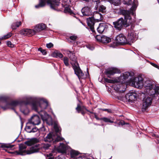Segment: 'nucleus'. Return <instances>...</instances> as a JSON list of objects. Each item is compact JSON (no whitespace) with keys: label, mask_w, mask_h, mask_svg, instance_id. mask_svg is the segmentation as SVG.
Masks as SVG:
<instances>
[{"label":"nucleus","mask_w":159,"mask_h":159,"mask_svg":"<svg viewBox=\"0 0 159 159\" xmlns=\"http://www.w3.org/2000/svg\"><path fill=\"white\" fill-rule=\"evenodd\" d=\"M20 33L22 35L30 36L35 34L36 32L34 30L24 29L20 31Z\"/></svg>","instance_id":"obj_15"},{"label":"nucleus","mask_w":159,"mask_h":159,"mask_svg":"<svg viewBox=\"0 0 159 159\" xmlns=\"http://www.w3.org/2000/svg\"><path fill=\"white\" fill-rule=\"evenodd\" d=\"M63 139L57 134H54L53 133H49L47 136L44 138V140L46 142H53L56 143L57 142L62 141Z\"/></svg>","instance_id":"obj_7"},{"label":"nucleus","mask_w":159,"mask_h":159,"mask_svg":"<svg viewBox=\"0 0 159 159\" xmlns=\"http://www.w3.org/2000/svg\"><path fill=\"white\" fill-rule=\"evenodd\" d=\"M68 56L71 60L75 61V57L74 53L70 51H68L67 53Z\"/></svg>","instance_id":"obj_32"},{"label":"nucleus","mask_w":159,"mask_h":159,"mask_svg":"<svg viewBox=\"0 0 159 159\" xmlns=\"http://www.w3.org/2000/svg\"><path fill=\"white\" fill-rule=\"evenodd\" d=\"M55 148L58 152L64 153L66 152L67 146L63 143H60V145L58 147L55 146Z\"/></svg>","instance_id":"obj_16"},{"label":"nucleus","mask_w":159,"mask_h":159,"mask_svg":"<svg viewBox=\"0 0 159 159\" xmlns=\"http://www.w3.org/2000/svg\"><path fill=\"white\" fill-rule=\"evenodd\" d=\"M114 120L115 119L114 118L111 117H110L108 118L103 117L100 119V120H102L105 123H114Z\"/></svg>","instance_id":"obj_24"},{"label":"nucleus","mask_w":159,"mask_h":159,"mask_svg":"<svg viewBox=\"0 0 159 159\" xmlns=\"http://www.w3.org/2000/svg\"><path fill=\"white\" fill-rule=\"evenodd\" d=\"M120 13L124 16V18L121 17L113 22L114 28L118 30H120L124 27L128 26L132 22L130 14L129 11L122 10L120 11Z\"/></svg>","instance_id":"obj_1"},{"label":"nucleus","mask_w":159,"mask_h":159,"mask_svg":"<svg viewBox=\"0 0 159 159\" xmlns=\"http://www.w3.org/2000/svg\"><path fill=\"white\" fill-rule=\"evenodd\" d=\"M34 125H35L28 121V122L26 124L25 128L26 131L28 133H30L32 129L33 128Z\"/></svg>","instance_id":"obj_25"},{"label":"nucleus","mask_w":159,"mask_h":159,"mask_svg":"<svg viewBox=\"0 0 159 159\" xmlns=\"http://www.w3.org/2000/svg\"><path fill=\"white\" fill-rule=\"evenodd\" d=\"M83 1H85L86 2H89L90 0H83Z\"/></svg>","instance_id":"obj_63"},{"label":"nucleus","mask_w":159,"mask_h":159,"mask_svg":"<svg viewBox=\"0 0 159 159\" xmlns=\"http://www.w3.org/2000/svg\"><path fill=\"white\" fill-rule=\"evenodd\" d=\"M116 40L118 44L121 45L126 44L127 43L126 37L122 34H120L116 36Z\"/></svg>","instance_id":"obj_12"},{"label":"nucleus","mask_w":159,"mask_h":159,"mask_svg":"<svg viewBox=\"0 0 159 159\" xmlns=\"http://www.w3.org/2000/svg\"><path fill=\"white\" fill-rule=\"evenodd\" d=\"M21 24V22L20 21L14 23L12 25L11 28L13 30L16 29V28L19 27Z\"/></svg>","instance_id":"obj_36"},{"label":"nucleus","mask_w":159,"mask_h":159,"mask_svg":"<svg viewBox=\"0 0 159 159\" xmlns=\"http://www.w3.org/2000/svg\"><path fill=\"white\" fill-rule=\"evenodd\" d=\"M81 114L83 115H84V114H85V112L84 111V110H83V109L82 110V111H81Z\"/></svg>","instance_id":"obj_60"},{"label":"nucleus","mask_w":159,"mask_h":159,"mask_svg":"<svg viewBox=\"0 0 159 159\" xmlns=\"http://www.w3.org/2000/svg\"><path fill=\"white\" fill-rule=\"evenodd\" d=\"M114 89L116 92L119 93H123L125 90H121V89L123 87L122 84L114 85H113Z\"/></svg>","instance_id":"obj_27"},{"label":"nucleus","mask_w":159,"mask_h":159,"mask_svg":"<svg viewBox=\"0 0 159 159\" xmlns=\"http://www.w3.org/2000/svg\"><path fill=\"white\" fill-rule=\"evenodd\" d=\"M111 39L105 36H102L101 42L103 43H109L111 41Z\"/></svg>","instance_id":"obj_30"},{"label":"nucleus","mask_w":159,"mask_h":159,"mask_svg":"<svg viewBox=\"0 0 159 159\" xmlns=\"http://www.w3.org/2000/svg\"><path fill=\"white\" fill-rule=\"evenodd\" d=\"M107 28V25L104 23L99 24L97 28L98 32L99 33H102L105 30H106Z\"/></svg>","instance_id":"obj_19"},{"label":"nucleus","mask_w":159,"mask_h":159,"mask_svg":"<svg viewBox=\"0 0 159 159\" xmlns=\"http://www.w3.org/2000/svg\"><path fill=\"white\" fill-rule=\"evenodd\" d=\"M125 97L129 101H131L136 98V94L134 92H130L126 95Z\"/></svg>","instance_id":"obj_21"},{"label":"nucleus","mask_w":159,"mask_h":159,"mask_svg":"<svg viewBox=\"0 0 159 159\" xmlns=\"http://www.w3.org/2000/svg\"><path fill=\"white\" fill-rule=\"evenodd\" d=\"M83 107H84L85 110H86L87 111H89L87 110L85 106H83L81 107L79 104H77V106L76 108V110L78 111V113H80V111H82L83 109Z\"/></svg>","instance_id":"obj_34"},{"label":"nucleus","mask_w":159,"mask_h":159,"mask_svg":"<svg viewBox=\"0 0 159 159\" xmlns=\"http://www.w3.org/2000/svg\"><path fill=\"white\" fill-rule=\"evenodd\" d=\"M152 98L146 95L143 100L142 111H145L149 107L152 102Z\"/></svg>","instance_id":"obj_9"},{"label":"nucleus","mask_w":159,"mask_h":159,"mask_svg":"<svg viewBox=\"0 0 159 159\" xmlns=\"http://www.w3.org/2000/svg\"><path fill=\"white\" fill-rule=\"evenodd\" d=\"M7 45L8 47L11 48H12L14 46V45L12 44L11 42L9 41L7 42Z\"/></svg>","instance_id":"obj_49"},{"label":"nucleus","mask_w":159,"mask_h":159,"mask_svg":"<svg viewBox=\"0 0 159 159\" xmlns=\"http://www.w3.org/2000/svg\"><path fill=\"white\" fill-rule=\"evenodd\" d=\"M24 149H25V148H24V149H21V147L20 146V149H19V151H18V152H20V149H21V150H24ZM16 152H17V151H16ZM16 151L15 152V153L17 155V154H16Z\"/></svg>","instance_id":"obj_58"},{"label":"nucleus","mask_w":159,"mask_h":159,"mask_svg":"<svg viewBox=\"0 0 159 159\" xmlns=\"http://www.w3.org/2000/svg\"><path fill=\"white\" fill-rule=\"evenodd\" d=\"M46 1L50 7L53 9H56L60 5L58 0H39V4L35 6V8H38L43 7L45 5Z\"/></svg>","instance_id":"obj_3"},{"label":"nucleus","mask_w":159,"mask_h":159,"mask_svg":"<svg viewBox=\"0 0 159 159\" xmlns=\"http://www.w3.org/2000/svg\"><path fill=\"white\" fill-rule=\"evenodd\" d=\"M37 112L39 114L43 120H45L46 118L49 115L43 110H39V111Z\"/></svg>","instance_id":"obj_26"},{"label":"nucleus","mask_w":159,"mask_h":159,"mask_svg":"<svg viewBox=\"0 0 159 159\" xmlns=\"http://www.w3.org/2000/svg\"><path fill=\"white\" fill-rule=\"evenodd\" d=\"M94 4H95V8L97 10L98 9L99 10L101 11H103L105 10L106 7L103 5H101V2L100 0H92Z\"/></svg>","instance_id":"obj_17"},{"label":"nucleus","mask_w":159,"mask_h":159,"mask_svg":"<svg viewBox=\"0 0 159 159\" xmlns=\"http://www.w3.org/2000/svg\"><path fill=\"white\" fill-rule=\"evenodd\" d=\"M159 94V87H157V95Z\"/></svg>","instance_id":"obj_57"},{"label":"nucleus","mask_w":159,"mask_h":159,"mask_svg":"<svg viewBox=\"0 0 159 159\" xmlns=\"http://www.w3.org/2000/svg\"><path fill=\"white\" fill-rule=\"evenodd\" d=\"M54 128L56 133H58L60 130V128L57 125H55L54 126Z\"/></svg>","instance_id":"obj_46"},{"label":"nucleus","mask_w":159,"mask_h":159,"mask_svg":"<svg viewBox=\"0 0 159 159\" xmlns=\"http://www.w3.org/2000/svg\"><path fill=\"white\" fill-rule=\"evenodd\" d=\"M102 36L99 35H97L95 37V39L96 40L99 42H101Z\"/></svg>","instance_id":"obj_44"},{"label":"nucleus","mask_w":159,"mask_h":159,"mask_svg":"<svg viewBox=\"0 0 159 159\" xmlns=\"http://www.w3.org/2000/svg\"><path fill=\"white\" fill-rule=\"evenodd\" d=\"M148 83V82L146 81L144 84L145 89L143 93L145 95L148 94L150 97L157 95V86Z\"/></svg>","instance_id":"obj_5"},{"label":"nucleus","mask_w":159,"mask_h":159,"mask_svg":"<svg viewBox=\"0 0 159 159\" xmlns=\"http://www.w3.org/2000/svg\"><path fill=\"white\" fill-rule=\"evenodd\" d=\"M46 26L45 24L41 23L36 25L34 29L35 32H39L46 29Z\"/></svg>","instance_id":"obj_22"},{"label":"nucleus","mask_w":159,"mask_h":159,"mask_svg":"<svg viewBox=\"0 0 159 159\" xmlns=\"http://www.w3.org/2000/svg\"><path fill=\"white\" fill-rule=\"evenodd\" d=\"M77 38V36L76 35H72L70 37V39L73 40H75Z\"/></svg>","instance_id":"obj_52"},{"label":"nucleus","mask_w":159,"mask_h":159,"mask_svg":"<svg viewBox=\"0 0 159 159\" xmlns=\"http://www.w3.org/2000/svg\"><path fill=\"white\" fill-rule=\"evenodd\" d=\"M39 140L36 138L33 139L30 141H27L25 142V144L28 146H31L32 145L34 144H35L39 142Z\"/></svg>","instance_id":"obj_28"},{"label":"nucleus","mask_w":159,"mask_h":159,"mask_svg":"<svg viewBox=\"0 0 159 159\" xmlns=\"http://www.w3.org/2000/svg\"><path fill=\"white\" fill-rule=\"evenodd\" d=\"M38 50L41 52L43 55H46L47 54V52L46 50L44 49H43L41 48H40L38 49Z\"/></svg>","instance_id":"obj_45"},{"label":"nucleus","mask_w":159,"mask_h":159,"mask_svg":"<svg viewBox=\"0 0 159 159\" xmlns=\"http://www.w3.org/2000/svg\"><path fill=\"white\" fill-rule=\"evenodd\" d=\"M38 129L36 127H33V128L32 129L30 133H31V132L34 133V132H36L38 131Z\"/></svg>","instance_id":"obj_54"},{"label":"nucleus","mask_w":159,"mask_h":159,"mask_svg":"<svg viewBox=\"0 0 159 159\" xmlns=\"http://www.w3.org/2000/svg\"><path fill=\"white\" fill-rule=\"evenodd\" d=\"M85 110V109L84 108V107H83V110Z\"/></svg>","instance_id":"obj_64"},{"label":"nucleus","mask_w":159,"mask_h":159,"mask_svg":"<svg viewBox=\"0 0 159 159\" xmlns=\"http://www.w3.org/2000/svg\"><path fill=\"white\" fill-rule=\"evenodd\" d=\"M73 68L74 70L75 74L78 76L79 80L80 79L85 78L84 73L80 68L78 63L75 61L73 64H72Z\"/></svg>","instance_id":"obj_10"},{"label":"nucleus","mask_w":159,"mask_h":159,"mask_svg":"<svg viewBox=\"0 0 159 159\" xmlns=\"http://www.w3.org/2000/svg\"><path fill=\"white\" fill-rule=\"evenodd\" d=\"M101 110L104 111H107L108 113H111V111L110 109H101Z\"/></svg>","instance_id":"obj_53"},{"label":"nucleus","mask_w":159,"mask_h":159,"mask_svg":"<svg viewBox=\"0 0 159 159\" xmlns=\"http://www.w3.org/2000/svg\"><path fill=\"white\" fill-rule=\"evenodd\" d=\"M22 103L25 105L31 104L32 108L36 111H39L40 110H43L48 106V103L46 100L41 99L39 102L34 101L31 98H27L26 100L23 101Z\"/></svg>","instance_id":"obj_2"},{"label":"nucleus","mask_w":159,"mask_h":159,"mask_svg":"<svg viewBox=\"0 0 159 159\" xmlns=\"http://www.w3.org/2000/svg\"><path fill=\"white\" fill-rule=\"evenodd\" d=\"M120 124H121L122 125H124L125 124V121H121L120 122Z\"/></svg>","instance_id":"obj_59"},{"label":"nucleus","mask_w":159,"mask_h":159,"mask_svg":"<svg viewBox=\"0 0 159 159\" xmlns=\"http://www.w3.org/2000/svg\"><path fill=\"white\" fill-rule=\"evenodd\" d=\"M119 72L120 71L118 69L114 68H109L106 70L105 71V74L109 78H111V75Z\"/></svg>","instance_id":"obj_13"},{"label":"nucleus","mask_w":159,"mask_h":159,"mask_svg":"<svg viewBox=\"0 0 159 159\" xmlns=\"http://www.w3.org/2000/svg\"><path fill=\"white\" fill-rule=\"evenodd\" d=\"M62 3L61 5L63 7L68 6L71 3L70 0H62Z\"/></svg>","instance_id":"obj_35"},{"label":"nucleus","mask_w":159,"mask_h":159,"mask_svg":"<svg viewBox=\"0 0 159 159\" xmlns=\"http://www.w3.org/2000/svg\"><path fill=\"white\" fill-rule=\"evenodd\" d=\"M43 120L45 121L49 125H51L52 124V119L51 117L49 116L46 118L45 120Z\"/></svg>","instance_id":"obj_33"},{"label":"nucleus","mask_w":159,"mask_h":159,"mask_svg":"<svg viewBox=\"0 0 159 159\" xmlns=\"http://www.w3.org/2000/svg\"><path fill=\"white\" fill-rule=\"evenodd\" d=\"M52 56L54 57L57 58H62L63 57L62 54L57 51H56L54 52H53L52 54Z\"/></svg>","instance_id":"obj_31"},{"label":"nucleus","mask_w":159,"mask_h":159,"mask_svg":"<svg viewBox=\"0 0 159 159\" xmlns=\"http://www.w3.org/2000/svg\"><path fill=\"white\" fill-rule=\"evenodd\" d=\"M104 79L106 82L108 83H115L117 82V81L116 80H112L109 79L107 78H105Z\"/></svg>","instance_id":"obj_40"},{"label":"nucleus","mask_w":159,"mask_h":159,"mask_svg":"<svg viewBox=\"0 0 159 159\" xmlns=\"http://www.w3.org/2000/svg\"><path fill=\"white\" fill-rule=\"evenodd\" d=\"M110 2L115 6L118 5L120 3V0H111Z\"/></svg>","instance_id":"obj_39"},{"label":"nucleus","mask_w":159,"mask_h":159,"mask_svg":"<svg viewBox=\"0 0 159 159\" xmlns=\"http://www.w3.org/2000/svg\"><path fill=\"white\" fill-rule=\"evenodd\" d=\"M64 12L65 13H71V11L69 7H65V9L64 10Z\"/></svg>","instance_id":"obj_47"},{"label":"nucleus","mask_w":159,"mask_h":159,"mask_svg":"<svg viewBox=\"0 0 159 159\" xmlns=\"http://www.w3.org/2000/svg\"><path fill=\"white\" fill-rule=\"evenodd\" d=\"M123 2L124 4L128 6L132 5V7L130 11H128L129 12L130 14L135 16L134 12L136 10L138 6L137 1V0H123Z\"/></svg>","instance_id":"obj_8"},{"label":"nucleus","mask_w":159,"mask_h":159,"mask_svg":"<svg viewBox=\"0 0 159 159\" xmlns=\"http://www.w3.org/2000/svg\"><path fill=\"white\" fill-rule=\"evenodd\" d=\"M12 34L11 32H9L6 35H4L3 37H2V38H0L1 39H8L12 35Z\"/></svg>","instance_id":"obj_41"},{"label":"nucleus","mask_w":159,"mask_h":159,"mask_svg":"<svg viewBox=\"0 0 159 159\" xmlns=\"http://www.w3.org/2000/svg\"><path fill=\"white\" fill-rule=\"evenodd\" d=\"M89 112L91 114H94V115L95 114V113H94L93 112H92V111H89Z\"/></svg>","instance_id":"obj_62"},{"label":"nucleus","mask_w":159,"mask_h":159,"mask_svg":"<svg viewBox=\"0 0 159 159\" xmlns=\"http://www.w3.org/2000/svg\"><path fill=\"white\" fill-rule=\"evenodd\" d=\"M63 61L65 65L66 66H68L69 65L68 58L66 57H64V58Z\"/></svg>","instance_id":"obj_43"},{"label":"nucleus","mask_w":159,"mask_h":159,"mask_svg":"<svg viewBox=\"0 0 159 159\" xmlns=\"http://www.w3.org/2000/svg\"><path fill=\"white\" fill-rule=\"evenodd\" d=\"M70 159H76V157H77V156L79 154L78 152L74 150H72L70 152Z\"/></svg>","instance_id":"obj_29"},{"label":"nucleus","mask_w":159,"mask_h":159,"mask_svg":"<svg viewBox=\"0 0 159 159\" xmlns=\"http://www.w3.org/2000/svg\"><path fill=\"white\" fill-rule=\"evenodd\" d=\"M102 15L101 14L97 13L93 15V18L89 17L87 19V22L88 26L93 32H95L94 27L95 20H96L98 21H100L102 20Z\"/></svg>","instance_id":"obj_4"},{"label":"nucleus","mask_w":159,"mask_h":159,"mask_svg":"<svg viewBox=\"0 0 159 159\" xmlns=\"http://www.w3.org/2000/svg\"><path fill=\"white\" fill-rule=\"evenodd\" d=\"M19 102L17 101H13L7 104L6 107L7 108H9L14 109V108L17 106Z\"/></svg>","instance_id":"obj_23"},{"label":"nucleus","mask_w":159,"mask_h":159,"mask_svg":"<svg viewBox=\"0 0 159 159\" xmlns=\"http://www.w3.org/2000/svg\"><path fill=\"white\" fill-rule=\"evenodd\" d=\"M13 146L12 145H7L6 144L2 145L1 146V147L2 148H12Z\"/></svg>","instance_id":"obj_50"},{"label":"nucleus","mask_w":159,"mask_h":159,"mask_svg":"<svg viewBox=\"0 0 159 159\" xmlns=\"http://www.w3.org/2000/svg\"><path fill=\"white\" fill-rule=\"evenodd\" d=\"M150 63L152 66L156 68L159 69V66L157 64H154L152 62H150Z\"/></svg>","instance_id":"obj_56"},{"label":"nucleus","mask_w":159,"mask_h":159,"mask_svg":"<svg viewBox=\"0 0 159 159\" xmlns=\"http://www.w3.org/2000/svg\"><path fill=\"white\" fill-rule=\"evenodd\" d=\"M137 39V36L134 32L129 33L126 38L127 44H130L133 43Z\"/></svg>","instance_id":"obj_14"},{"label":"nucleus","mask_w":159,"mask_h":159,"mask_svg":"<svg viewBox=\"0 0 159 159\" xmlns=\"http://www.w3.org/2000/svg\"><path fill=\"white\" fill-rule=\"evenodd\" d=\"M130 76V73L129 72H126L122 74V75L120 77V79H126L129 77Z\"/></svg>","instance_id":"obj_38"},{"label":"nucleus","mask_w":159,"mask_h":159,"mask_svg":"<svg viewBox=\"0 0 159 159\" xmlns=\"http://www.w3.org/2000/svg\"><path fill=\"white\" fill-rule=\"evenodd\" d=\"M95 118H96V119H97L98 120H100V118H98L97 117V116H96V114H95Z\"/></svg>","instance_id":"obj_61"},{"label":"nucleus","mask_w":159,"mask_h":159,"mask_svg":"<svg viewBox=\"0 0 159 159\" xmlns=\"http://www.w3.org/2000/svg\"><path fill=\"white\" fill-rule=\"evenodd\" d=\"M8 97L6 96H1L0 97V102H6L8 100Z\"/></svg>","instance_id":"obj_42"},{"label":"nucleus","mask_w":159,"mask_h":159,"mask_svg":"<svg viewBox=\"0 0 159 159\" xmlns=\"http://www.w3.org/2000/svg\"><path fill=\"white\" fill-rule=\"evenodd\" d=\"M132 85L135 87L139 88L143 85V80L141 77H135L131 81Z\"/></svg>","instance_id":"obj_11"},{"label":"nucleus","mask_w":159,"mask_h":159,"mask_svg":"<svg viewBox=\"0 0 159 159\" xmlns=\"http://www.w3.org/2000/svg\"><path fill=\"white\" fill-rule=\"evenodd\" d=\"M76 159H90L89 158H87L85 156H79L76 157Z\"/></svg>","instance_id":"obj_55"},{"label":"nucleus","mask_w":159,"mask_h":159,"mask_svg":"<svg viewBox=\"0 0 159 159\" xmlns=\"http://www.w3.org/2000/svg\"><path fill=\"white\" fill-rule=\"evenodd\" d=\"M81 12L84 16H89L92 14L90 9L88 7L83 8L81 10Z\"/></svg>","instance_id":"obj_20"},{"label":"nucleus","mask_w":159,"mask_h":159,"mask_svg":"<svg viewBox=\"0 0 159 159\" xmlns=\"http://www.w3.org/2000/svg\"><path fill=\"white\" fill-rule=\"evenodd\" d=\"M50 144L48 143H44L43 144L40 148L42 150H46L48 149L50 147Z\"/></svg>","instance_id":"obj_37"},{"label":"nucleus","mask_w":159,"mask_h":159,"mask_svg":"<svg viewBox=\"0 0 159 159\" xmlns=\"http://www.w3.org/2000/svg\"><path fill=\"white\" fill-rule=\"evenodd\" d=\"M40 148V145L38 144H36L35 145L31 147L29 150H23L20 149V152H16L17 154H19L21 155H25L26 154H30L38 152Z\"/></svg>","instance_id":"obj_6"},{"label":"nucleus","mask_w":159,"mask_h":159,"mask_svg":"<svg viewBox=\"0 0 159 159\" xmlns=\"http://www.w3.org/2000/svg\"><path fill=\"white\" fill-rule=\"evenodd\" d=\"M46 46L47 48H50L53 47V45L52 43H48L47 44Z\"/></svg>","instance_id":"obj_51"},{"label":"nucleus","mask_w":159,"mask_h":159,"mask_svg":"<svg viewBox=\"0 0 159 159\" xmlns=\"http://www.w3.org/2000/svg\"><path fill=\"white\" fill-rule=\"evenodd\" d=\"M47 157H48V159H53L54 158L53 156V154L52 153L47 154Z\"/></svg>","instance_id":"obj_48"},{"label":"nucleus","mask_w":159,"mask_h":159,"mask_svg":"<svg viewBox=\"0 0 159 159\" xmlns=\"http://www.w3.org/2000/svg\"><path fill=\"white\" fill-rule=\"evenodd\" d=\"M28 121L35 125H39L40 123V119L37 115L33 116Z\"/></svg>","instance_id":"obj_18"}]
</instances>
